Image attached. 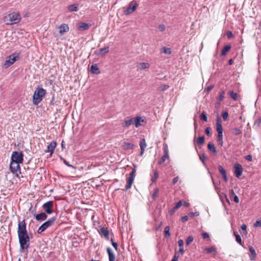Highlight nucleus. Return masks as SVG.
Returning a JSON list of instances; mask_svg holds the SVG:
<instances>
[{
  "mask_svg": "<svg viewBox=\"0 0 261 261\" xmlns=\"http://www.w3.org/2000/svg\"><path fill=\"white\" fill-rule=\"evenodd\" d=\"M17 233L20 244V250L21 251L27 250L30 246V239L28 233L24 220L18 223Z\"/></svg>",
  "mask_w": 261,
  "mask_h": 261,
  "instance_id": "obj_1",
  "label": "nucleus"
},
{
  "mask_svg": "<svg viewBox=\"0 0 261 261\" xmlns=\"http://www.w3.org/2000/svg\"><path fill=\"white\" fill-rule=\"evenodd\" d=\"M46 94V91L42 87L38 86L34 92L33 96V102L35 105H38L43 99Z\"/></svg>",
  "mask_w": 261,
  "mask_h": 261,
  "instance_id": "obj_2",
  "label": "nucleus"
},
{
  "mask_svg": "<svg viewBox=\"0 0 261 261\" xmlns=\"http://www.w3.org/2000/svg\"><path fill=\"white\" fill-rule=\"evenodd\" d=\"M21 17L19 13L13 12L4 17V21L7 25H12L20 21Z\"/></svg>",
  "mask_w": 261,
  "mask_h": 261,
  "instance_id": "obj_3",
  "label": "nucleus"
},
{
  "mask_svg": "<svg viewBox=\"0 0 261 261\" xmlns=\"http://www.w3.org/2000/svg\"><path fill=\"white\" fill-rule=\"evenodd\" d=\"M57 217L54 216L49 219L47 221L43 223L38 228L37 232L41 233L44 231L47 228L51 226L55 222Z\"/></svg>",
  "mask_w": 261,
  "mask_h": 261,
  "instance_id": "obj_4",
  "label": "nucleus"
},
{
  "mask_svg": "<svg viewBox=\"0 0 261 261\" xmlns=\"http://www.w3.org/2000/svg\"><path fill=\"white\" fill-rule=\"evenodd\" d=\"M19 58L20 57L19 54H13L10 55L9 57H7L5 63L3 64V66L7 68L14 64L17 60L19 59Z\"/></svg>",
  "mask_w": 261,
  "mask_h": 261,
  "instance_id": "obj_5",
  "label": "nucleus"
},
{
  "mask_svg": "<svg viewBox=\"0 0 261 261\" xmlns=\"http://www.w3.org/2000/svg\"><path fill=\"white\" fill-rule=\"evenodd\" d=\"M23 161V155L21 151H14L11 155V162L18 163H22Z\"/></svg>",
  "mask_w": 261,
  "mask_h": 261,
  "instance_id": "obj_6",
  "label": "nucleus"
},
{
  "mask_svg": "<svg viewBox=\"0 0 261 261\" xmlns=\"http://www.w3.org/2000/svg\"><path fill=\"white\" fill-rule=\"evenodd\" d=\"M54 203L53 201H48L43 204L42 208L45 214H51L53 213Z\"/></svg>",
  "mask_w": 261,
  "mask_h": 261,
  "instance_id": "obj_7",
  "label": "nucleus"
},
{
  "mask_svg": "<svg viewBox=\"0 0 261 261\" xmlns=\"http://www.w3.org/2000/svg\"><path fill=\"white\" fill-rule=\"evenodd\" d=\"M138 6V4L136 2L132 1L128 5V6L126 10L124 11V14L126 15L130 14L136 10Z\"/></svg>",
  "mask_w": 261,
  "mask_h": 261,
  "instance_id": "obj_8",
  "label": "nucleus"
},
{
  "mask_svg": "<svg viewBox=\"0 0 261 261\" xmlns=\"http://www.w3.org/2000/svg\"><path fill=\"white\" fill-rule=\"evenodd\" d=\"M18 163L11 162L10 164V169L13 173L17 175L21 173L20 167Z\"/></svg>",
  "mask_w": 261,
  "mask_h": 261,
  "instance_id": "obj_9",
  "label": "nucleus"
},
{
  "mask_svg": "<svg viewBox=\"0 0 261 261\" xmlns=\"http://www.w3.org/2000/svg\"><path fill=\"white\" fill-rule=\"evenodd\" d=\"M234 174L237 178H239L242 174L243 171L242 165L239 163H236L234 165Z\"/></svg>",
  "mask_w": 261,
  "mask_h": 261,
  "instance_id": "obj_10",
  "label": "nucleus"
},
{
  "mask_svg": "<svg viewBox=\"0 0 261 261\" xmlns=\"http://www.w3.org/2000/svg\"><path fill=\"white\" fill-rule=\"evenodd\" d=\"M99 233L101 236H103L106 240H109L110 237H109V230H108V228L102 227L100 228V230L98 231Z\"/></svg>",
  "mask_w": 261,
  "mask_h": 261,
  "instance_id": "obj_11",
  "label": "nucleus"
},
{
  "mask_svg": "<svg viewBox=\"0 0 261 261\" xmlns=\"http://www.w3.org/2000/svg\"><path fill=\"white\" fill-rule=\"evenodd\" d=\"M134 124V118L126 117L125 118L122 126L123 127H128L132 124Z\"/></svg>",
  "mask_w": 261,
  "mask_h": 261,
  "instance_id": "obj_12",
  "label": "nucleus"
},
{
  "mask_svg": "<svg viewBox=\"0 0 261 261\" xmlns=\"http://www.w3.org/2000/svg\"><path fill=\"white\" fill-rule=\"evenodd\" d=\"M57 142L56 141H52L48 146L47 148V150L45 151L46 152H50L51 155H52L55 149V148L57 146Z\"/></svg>",
  "mask_w": 261,
  "mask_h": 261,
  "instance_id": "obj_13",
  "label": "nucleus"
},
{
  "mask_svg": "<svg viewBox=\"0 0 261 261\" xmlns=\"http://www.w3.org/2000/svg\"><path fill=\"white\" fill-rule=\"evenodd\" d=\"M221 118L218 115L216 120V130L218 133H223Z\"/></svg>",
  "mask_w": 261,
  "mask_h": 261,
  "instance_id": "obj_14",
  "label": "nucleus"
},
{
  "mask_svg": "<svg viewBox=\"0 0 261 261\" xmlns=\"http://www.w3.org/2000/svg\"><path fill=\"white\" fill-rule=\"evenodd\" d=\"M60 30L59 33L61 35H63L65 33L68 32L69 30V28L68 24L63 23L59 27Z\"/></svg>",
  "mask_w": 261,
  "mask_h": 261,
  "instance_id": "obj_15",
  "label": "nucleus"
},
{
  "mask_svg": "<svg viewBox=\"0 0 261 261\" xmlns=\"http://www.w3.org/2000/svg\"><path fill=\"white\" fill-rule=\"evenodd\" d=\"M47 218V215L45 213L42 212L40 214H38L35 215V219L36 220L39 221H43L46 220Z\"/></svg>",
  "mask_w": 261,
  "mask_h": 261,
  "instance_id": "obj_16",
  "label": "nucleus"
},
{
  "mask_svg": "<svg viewBox=\"0 0 261 261\" xmlns=\"http://www.w3.org/2000/svg\"><path fill=\"white\" fill-rule=\"evenodd\" d=\"M145 122V120L141 116H137L134 118V124L136 127H138L142 125V123Z\"/></svg>",
  "mask_w": 261,
  "mask_h": 261,
  "instance_id": "obj_17",
  "label": "nucleus"
},
{
  "mask_svg": "<svg viewBox=\"0 0 261 261\" xmlns=\"http://www.w3.org/2000/svg\"><path fill=\"white\" fill-rule=\"evenodd\" d=\"M90 25H91L90 24H89L87 23L81 22L79 25V26L77 27V29L81 31L87 30L89 29Z\"/></svg>",
  "mask_w": 261,
  "mask_h": 261,
  "instance_id": "obj_18",
  "label": "nucleus"
},
{
  "mask_svg": "<svg viewBox=\"0 0 261 261\" xmlns=\"http://www.w3.org/2000/svg\"><path fill=\"white\" fill-rule=\"evenodd\" d=\"M107 251L109 255V261H115V256L112 249L110 247L107 248Z\"/></svg>",
  "mask_w": 261,
  "mask_h": 261,
  "instance_id": "obj_19",
  "label": "nucleus"
},
{
  "mask_svg": "<svg viewBox=\"0 0 261 261\" xmlns=\"http://www.w3.org/2000/svg\"><path fill=\"white\" fill-rule=\"evenodd\" d=\"M140 147L141 148V155H142L144 153L145 148H146L147 144L146 143L145 140L144 139H142L140 142Z\"/></svg>",
  "mask_w": 261,
  "mask_h": 261,
  "instance_id": "obj_20",
  "label": "nucleus"
},
{
  "mask_svg": "<svg viewBox=\"0 0 261 261\" xmlns=\"http://www.w3.org/2000/svg\"><path fill=\"white\" fill-rule=\"evenodd\" d=\"M249 251L250 252L251 255H250V259L252 260H254L256 256V253L255 250L253 247L251 246H249Z\"/></svg>",
  "mask_w": 261,
  "mask_h": 261,
  "instance_id": "obj_21",
  "label": "nucleus"
},
{
  "mask_svg": "<svg viewBox=\"0 0 261 261\" xmlns=\"http://www.w3.org/2000/svg\"><path fill=\"white\" fill-rule=\"evenodd\" d=\"M91 71L93 74H98L100 73V70L97 64H93L91 66Z\"/></svg>",
  "mask_w": 261,
  "mask_h": 261,
  "instance_id": "obj_22",
  "label": "nucleus"
},
{
  "mask_svg": "<svg viewBox=\"0 0 261 261\" xmlns=\"http://www.w3.org/2000/svg\"><path fill=\"white\" fill-rule=\"evenodd\" d=\"M68 9L71 12H76L79 10V5L77 4H73L68 7Z\"/></svg>",
  "mask_w": 261,
  "mask_h": 261,
  "instance_id": "obj_23",
  "label": "nucleus"
},
{
  "mask_svg": "<svg viewBox=\"0 0 261 261\" xmlns=\"http://www.w3.org/2000/svg\"><path fill=\"white\" fill-rule=\"evenodd\" d=\"M134 180V178H133V177H128V179H127V184L125 186V190H127L128 189H129L130 188H131V186L133 184V182Z\"/></svg>",
  "mask_w": 261,
  "mask_h": 261,
  "instance_id": "obj_24",
  "label": "nucleus"
},
{
  "mask_svg": "<svg viewBox=\"0 0 261 261\" xmlns=\"http://www.w3.org/2000/svg\"><path fill=\"white\" fill-rule=\"evenodd\" d=\"M134 180V178H133V177H128V179H127V184L125 186V190H127L128 189H129L130 188H131V186L133 184V182Z\"/></svg>",
  "mask_w": 261,
  "mask_h": 261,
  "instance_id": "obj_25",
  "label": "nucleus"
},
{
  "mask_svg": "<svg viewBox=\"0 0 261 261\" xmlns=\"http://www.w3.org/2000/svg\"><path fill=\"white\" fill-rule=\"evenodd\" d=\"M109 51V47L107 46L105 48H100L99 50L98 53L95 52V54H98V55H104V54L108 53Z\"/></svg>",
  "mask_w": 261,
  "mask_h": 261,
  "instance_id": "obj_26",
  "label": "nucleus"
},
{
  "mask_svg": "<svg viewBox=\"0 0 261 261\" xmlns=\"http://www.w3.org/2000/svg\"><path fill=\"white\" fill-rule=\"evenodd\" d=\"M149 67L150 65L149 63L144 62L140 63L138 65V68L141 70L148 68Z\"/></svg>",
  "mask_w": 261,
  "mask_h": 261,
  "instance_id": "obj_27",
  "label": "nucleus"
},
{
  "mask_svg": "<svg viewBox=\"0 0 261 261\" xmlns=\"http://www.w3.org/2000/svg\"><path fill=\"white\" fill-rule=\"evenodd\" d=\"M134 144L130 143L128 142H124L123 143V148L124 149H132L134 148Z\"/></svg>",
  "mask_w": 261,
  "mask_h": 261,
  "instance_id": "obj_28",
  "label": "nucleus"
},
{
  "mask_svg": "<svg viewBox=\"0 0 261 261\" xmlns=\"http://www.w3.org/2000/svg\"><path fill=\"white\" fill-rule=\"evenodd\" d=\"M207 148L209 150L212 151V152L214 153H217V150L215 146V145L211 143H208L207 145Z\"/></svg>",
  "mask_w": 261,
  "mask_h": 261,
  "instance_id": "obj_29",
  "label": "nucleus"
},
{
  "mask_svg": "<svg viewBox=\"0 0 261 261\" xmlns=\"http://www.w3.org/2000/svg\"><path fill=\"white\" fill-rule=\"evenodd\" d=\"M228 94L234 100H238V94L233 91H229Z\"/></svg>",
  "mask_w": 261,
  "mask_h": 261,
  "instance_id": "obj_30",
  "label": "nucleus"
},
{
  "mask_svg": "<svg viewBox=\"0 0 261 261\" xmlns=\"http://www.w3.org/2000/svg\"><path fill=\"white\" fill-rule=\"evenodd\" d=\"M230 48L231 47L230 45H225L222 50L221 55L225 56L227 52H228L230 50Z\"/></svg>",
  "mask_w": 261,
  "mask_h": 261,
  "instance_id": "obj_31",
  "label": "nucleus"
},
{
  "mask_svg": "<svg viewBox=\"0 0 261 261\" xmlns=\"http://www.w3.org/2000/svg\"><path fill=\"white\" fill-rule=\"evenodd\" d=\"M169 158V155L164 154L158 161V163L160 165H162L163 163L165 162L167 159Z\"/></svg>",
  "mask_w": 261,
  "mask_h": 261,
  "instance_id": "obj_32",
  "label": "nucleus"
},
{
  "mask_svg": "<svg viewBox=\"0 0 261 261\" xmlns=\"http://www.w3.org/2000/svg\"><path fill=\"white\" fill-rule=\"evenodd\" d=\"M231 131L232 134L236 136L240 135L242 133V131L240 128L237 127L232 128Z\"/></svg>",
  "mask_w": 261,
  "mask_h": 261,
  "instance_id": "obj_33",
  "label": "nucleus"
},
{
  "mask_svg": "<svg viewBox=\"0 0 261 261\" xmlns=\"http://www.w3.org/2000/svg\"><path fill=\"white\" fill-rule=\"evenodd\" d=\"M204 250L207 253H211L213 252H214L215 253L216 252V249L215 247L214 246H212L210 248H205Z\"/></svg>",
  "mask_w": 261,
  "mask_h": 261,
  "instance_id": "obj_34",
  "label": "nucleus"
},
{
  "mask_svg": "<svg viewBox=\"0 0 261 261\" xmlns=\"http://www.w3.org/2000/svg\"><path fill=\"white\" fill-rule=\"evenodd\" d=\"M159 192V189L158 188H156L154 190L153 193L151 196L153 200H155L156 197L158 196Z\"/></svg>",
  "mask_w": 261,
  "mask_h": 261,
  "instance_id": "obj_35",
  "label": "nucleus"
},
{
  "mask_svg": "<svg viewBox=\"0 0 261 261\" xmlns=\"http://www.w3.org/2000/svg\"><path fill=\"white\" fill-rule=\"evenodd\" d=\"M204 143V137L203 136L200 137L196 141L198 145H202Z\"/></svg>",
  "mask_w": 261,
  "mask_h": 261,
  "instance_id": "obj_36",
  "label": "nucleus"
},
{
  "mask_svg": "<svg viewBox=\"0 0 261 261\" xmlns=\"http://www.w3.org/2000/svg\"><path fill=\"white\" fill-rule=\"evenodd\" d=\"M170 227L168 226H167L165 228L164 230V235L166 238H168L170 236Z\"/></svg>",
  "mask_w": 261,
  "mask_h": 261,
  "instance_id": "obj_37",
  "label": "nucleus"
},
{
  "mask_svg": "<svg viewBox=\"0 0 261 261\" xmlns=\"http://www.w3.org/2000/svg\"><path fill=\"white\" fill-rule=\"evenodd\" d=\"M233 234L236 237V240L237 242V243H238L240 245H242V239L240 236L239 234H237L236 232H234Z\"/></svg>",
  "mask_w": 261,
  "mask_h": 261,
  "instance_id": "obj_38",
  "label": "nucleus"
},
{
  "mask_svg": "<svg viewBox=\"0 0 261 261\" xmlns=\"http://www.w3.org/2000/svg\"><path fill=\"white\" fill-rule=\"evenodd\" d=\"M200 119L204 121H207V117L206 116V114L205 112L203 111L202 112L200 116Z\"/></svg>",
  "mask_w": 261,
  "mask_h": 261,
  "instance_id": "obj_39",
  "label": "nucleus"
},
{
  "mask_svg": "<svg viewBox=\"0 0 261 261\" xmlns=\"http://www.w3.org/2000/svg\"><path fill=\"white\" fill-rule=\"evenodd\" d=\"M193 240H194V238L193 236H189L186 240V245L188 246L190 244H191V243L193 241Z\"/></svg>",
  "mask_w": 261,
  "mask_h": 261,
  "instance_id": "obj_40",
  "label": "nucleus"
},
{
  "mask_svg": "<svg viewBox=\"0 0 261 261\" xmlns=\"http://www.w3.org/2000/svg\"><path fill=\"white\" fill-rule=\"evenodd\" d=\"M169 88V85H166V84H163V85H161L159 87V89H160V90H161L162 91H164L167 90Z\"/></svg>",
  "mask_w": 261,
  "mask_h": 261,
  "instance_id": "obj_41",
  "label": "nucleus"
},
{
  "mask_svg": "<svg viewBox=\"0 0 261 261\" xmlns=\"http://www.w3.org/2000/svg\"><path fill=\"white\" fill-rule=\"evenodd\" d=\"M159 177L158 175V172L157 170L155 171L154 172V176L151 178V181L152 182H154L156 181V179H158Z\"/></svg>",
  "mask_w": 261,
  "mask_h": 261,
  "instance_id": "obj_42",
  "label": "nucleus"
},
{
  "mask_svg": "<svg viewBox=\"0 0 261 261\" xmlns=\"http://www.w3.org/2000/svg\"><path fill=\"white\" fill-rule=\"evenodd\" d=\"M163 51L162 52L164 53L165 54L170 55L171 53L170 48H167L166 47H164L162 48Z\"/></svg>",
  "mask_w": 261,
  "mask_h": 261,
  "instance_id": "obj_43",
  "label": "nucleus"
},
{
  "mask_svg": "<svg viewBox=\"0 0 261 261\" xmlns=\"http://www.w3.org/2000/svg\"><path fill=\"white\" fill-rule=\"evenodd\" d=\"M218 169L219 172L221 173L222 176L226 174L225 170L222 167V166L220 165L218 166Z\"/></svg>",
  "mask_w": 261,
  "mask_h": 261,
  "instance_id": "obj_44",
  "label": "nucleus"
},
{
  "mask_svg": "<svg viewBox=\"0 0 261 261\" xmlns=\"http://www.w3.org/2000/svg\"><path fill=\"white\" fill-rule=\"evenodd\" d=\"M136 172V168H134L132 169L131 172L129 173V177H133V178H135Z\"/></svg>",
  "mask_w": 261,
  "mask_h": 261,
  "instance_id": "obj_45",
  "label": "nucleus"
},
{
  "mask_svg": "<svg viewBox=\"0 0 261 261\" xmlns=\"http://www.w3.org/2000/svg\"><path fill=\"white\" fill-rule=\"evenodd\" d=\"M201 234L203 239H207L210 238V235L207 232H203Z\"/></svg>",
  "mask_w": 261,
  "mask_h": 261,
  "instance_id": "obj_46",
  "label": "nucleus"
},
{
  "mask_svg": "<svg viewBox=\"0 0 261 261\" xmlns=\"http://www.w3.org/2000/svg\"><path fill=\"white\" fill-rule=\"evenodd\" d=\"M225 92L224 91H221V92L219 94V100L220 101H222L224 98Z\"/></svg>",
  "mask_w": 261,
  "mask_h": 261,
  "instance_id": "obj_47",
  "label": "nucleus"
},
{
  "mask_svg": "<svg viewBox=\"0 0 261 261\" xmlns=\"http://www.w3.org/2000/svg\"><path fill=\"white\" fill-rule=\"evenodd\" d=\"M182 200H179L178 202H177L174 206L175 208L177 210L182 205Z\"/></svg>",
  "mask_w": 261,
  "mask_h": 261,
  "instance_id": "obj_48",
  "label": "nucleus"
},
{
  "mask_svg": "<svg viewBox=\"0 0 261 261\" xmlns=\"http://www.w3.org/2000/svg\"><path fill=\"white\" fill-rule=\"evenodd\" d=\"M111 242H112V245L114 247V248L116 250H117L118 249V243L116 242H114L113 241V239L111 238Z\"/></svg>",
  "mask_w": 261,
  "mask_h": 261,
  "instance_id": "obj_49",
  "label": "nucleus"
},
{
  "mask_svg": "<svg viewBox=\"0 0 261 261\" xmlns=\"http://www.w3.org/2000/svg\"><path fill=\"white\" fill-rule=\"evenodd\" d=\"M222 117L224 120H226L228 117V113L226 111H224L222 113Z\"/></svg>",
  "mask_w": 261,
  "mask_h": 261,
  "instance_id": "obj_50",
  "label": "nucleus"
},
{
  "mask_svg": "<svg viewBox=\"0 0 261 261\" xmlns=\"http://www.w3.org/2000/svg\"><path fill=\"white\" fill-rule=\"evenodd\" d=\"M179 257L178 253H175L173 256L171 261H178V258Z\"/></svg>",
  "mask_w": 261,
  "mask_h": 261,
  "instance_id": "obj_51",
  "label": "nucleus"
},
{
  "mask_svg": "<svg viewBox=\"0 0 261 261\" xmlns=\"http://www.w3.org/2000/svg\"><path fill=\"white\" fill-rule=\"evenodd\" d=\"M218 141H221V143H223V133H218Z\"/></svg>",
  "mask_w": 261,
  "mask_h": 261,
  "instance_id": "obj_52",
  "label": "nucleus"
},
{
  "mask_svg": "<svg viewBox=\"0 0 261 261\" xmlns=\"http://www.w3.org/2000/svg\"><path fill=\"white\" fill-rule=\"evenodd\" d=\"M253 225L255 227H261V220H257Z\"/></svg>",
  "mask_w": 261,
  "mask_h": 261,
  "instance_id": "obj_53",
  "label": "nucleus"
},
{
  "mask_svg": "<svg viewBox=\"0 0 261 261\" xmlns=\"http://www.w3.org/2000/svg\"><path fill=\"white\" fill-rule=\"evenodd\" d=\"M158 29L160 32H163L165 30L166 27L164 24H160L159 25Z\"/></svg>",
  "mask_w": 261,
  "mask_h": 261,
  "instance_id": "obj_54",
  "label": "nucleus"
},
{
  "mask_svg": "<svg viewBox=\"0 0 261 261\" xmlns=\"http://www.w3.org/2000/svg\"><path fill=\"white\" fill-rule=\"evenodd\" d=\"M184 241L181 239H179L178 241V245L179 248H182L184 247Z\"/></svg>",
  "mask_w": 261,
  "mask_h": 261,
  "instance_id": "obj_55",
  "label": "nucleus"
},
{
  "mask_svg": "<svg viewBox=\"0 0 261 261\" xmlns=\"http://www.w3.org/2000/svg\"><path fill=\"white\" fill-rule=\"evenodd\" d=\"M63 162L68 167H72L73 168H75V167L72 166V165L70 164L66 160H65V159H63Z\"/></svg>",
  "mask_w": 261,
  "mask_h": 261,
  "instance_id": "obj_56",
  "label": "nucleus"
},
{
  "mask_svg": "<svg viewBox=\"0 0 261 261\" xmlns=\"http://www.w3.org/2000/svg\"><path fill=\"white\" fill-rule=\"evenodd\" d=\"M163 148H164L165 154L169 155L167 145L164 144Z\"/></svg>",
  "mask_w": 261,
  "mask_h": 261,
  "instance_id": "obj_57",
  "label": "nucleus"
},
{
  "mask_svg": "<svg viewBox=\"0 0 261 261\" xmlns=\"http://www.w3.org/2000/svg\"><path fill=\"white\" fill-rule=\"evenodd\" d=\"M189 215L190 217H194L199 216V214L198 212H190Z\"/></svg>",
  "mask_w": 261,
  "mask_h": 261,
  "instance_id": "obj_58",
  "label": "nucleus"
},
{
  "mask_svg": "<svg viewBox=\"0 0 261 261\" xmlns=\"http://www.w3.org/2000/svg\"><path fill=\"white\" fill-rule=\"evenodd\" d=\"M207 159V157L204 154H202L200 156V160L204 163V161Z\"/></svg>",
  "mask_w": 261,
  "mask_h": 261,
  "instance_id": "obj_59",
  "label": "nucleus"
},
{
  "mask_svg": "<svg viewBox=\"0 0 261 261\" xmlns=\"http://www.w3.org/2000/svg\"><path fill=\"white\" fill-rule=\"evenodd\" d=\"M177 209L175 208V206H174L172 209H171L169 211V214L170 215H173L174 214V213H175V211Z\"/></svg>",
  "mask_w": 261,
  "mask_h": 261,
  "instance_id": "obj_60",
  "label": "nucleus"
},
{
  "mask_svg": "<svg viewBox=\"0 0 261 261\" xmlns=\"http://www.w3.org/2000/svg\"><path fill=\"white\" fill-rule=\"evenodd\" d=\"M226 35L228 38H230L233 36V34L230 31H228L227 32Z\"/></svg>",
  "mask_w": 261,
  "mask_h": 261,
  "instance_id": "obj_61",
  "label": "nucleus"
},
{
  "mask_svg": "<svg viewBox=\"0 0 261 261\" xmlns=\"http://www.w3.org/2000/svg\"><path fill=\"white\" fill-rule=\"evenodd\" d=\"M245 159L248 161H251L252 160V156L250 154H248L245 156Z\"/></svg>",
  "mask_w": 261,
  "mask_h": 261,
  "instance_id": "obj_62",
  "label": "nucleus"
},
{
  "mask_svg": "<svg viewBox=\"0 0 261 261\" xmlns=\"http://www.w3.org/2000/svg\"><path fill=\"white\" fill-rule=\"evenodd\" d=\"M188 219H189L188 216H184L181 217V220L182 222H185L188 220Z\"/></svg>",
  "mask_w": 261,
  "mask_h": 261,
  "instance_id": "obj_63",
  "label": "nucleus"
},
{
  "mask_svg": "<svg viewBox=\"0 0 261 261\" xmlns=\"http://www.w3.org/2000/svg\"><path fill=\"white\" fill-rule=\"evenodd\" d=\"M205 132L207 136H210L211 134V128L208 127H206Z\"/></svg>",
  "mask_w": 261,
  "mask_h": 261,
  "instance_id": "obj_64",
  "label": "nucleus"
}]
</instances>
